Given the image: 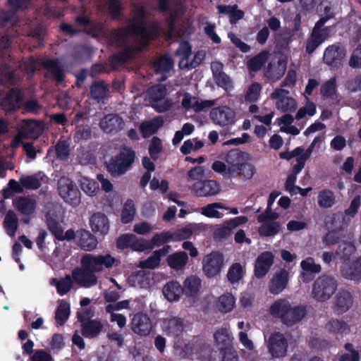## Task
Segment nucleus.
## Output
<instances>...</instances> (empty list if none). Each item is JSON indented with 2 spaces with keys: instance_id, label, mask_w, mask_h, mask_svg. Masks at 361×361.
<instances>
[{
  "instance_id": "1",
  "label": "nucleus",
  "mask_w": 361,
  "mask_h": 361,
  "mask_svg": "<svg viewBox=\"0 0 361 361\" xmlns=\"http://www.w3.org/2000/svg\"><path fill=\"white\" fill-rule=\"evenodd\" d=\"M269 312L274 318L279 319L283 324L291 327L305 317L307 309L302 305L293 307L288 300L281 298L271 305Z\"/></svg>"
},
{
  "instance_id": "2",
  "label": "nucleus",
  "mask_w": 361,
  "mask_h": 361,
  "mask_svg": "<svg viewBox=\"0 0 361 361\" xmlns=\"http://www.w3.org/2000/svg\"><path fill=\"white\" fill-rule=\"evenodd\" d=\"M140 42L137 45L129 44L116 54H113L109 58V63L112 70H116L118 66L123 65L133 59L136 54L143 51L149 47L151 41L154 40L159 36L147 35L139 36Z\"/></svg>"
},
{
  "instance_id": "3",
  "label": "nucleus",
  "mask_w": 361,
  "mask_h": 361,
  "mask_svg": "<svg viewBox=\"0 0 361 361\" xmlns=\"http://www.w3.org/2000/svg\"><path fill=\"white\" fill-rule=\"evenodd\" d=\"M135 158L133 149L123 147L118 154L110 159L106 165L107 171L114 177L123 175L130 169Z\"/></svg>"
},
{
  "instance_id": "4",
  "label": "nucleus",
  "mask_w": 361,
  "mask_h": 361,
  "mask_svg": "<svg viewBox=\"0 0 361 361\" xmlns=\"http://www.w3.org/2000/svg\"><path fill=\"white\" fill-rule=\"evenodd\" d=\"M337 286V281L334 277L322 275L312 285V297L317 302H325L335 293Z\"/></svg>"
},
{
  "instance_id": "5",
  "label": "nucleus",
  "mask_w": 361,
  "mask_h": 361,
  "mask_svg": "<svg viewBox=\"0 0 361 361\" xmlns=\"http://www.w3.org/2000/svg\"><path fill=\"white\" fill-rule=\"evenodd\" d=\"M81 267H75L72 271V278L76 283L83 288H90L97 283V277L95 276V271L87 262V259L82 257Z\"/></svg>"
},
{
  "instance_id": "6",
  "label": "nucleus",
  "mask_w": 361,
  "mask_h": 361,
  "mask_svg": "<svg viewBox=\"0 0 361 361\" xmlns=\"http://www.w3.org/2000/svg\"><path fill=\"white\" fill-rule=\"evenodd\" d=\"M61 197L69 204L76 207L80 203V192L78 186L68 178H61L58 183Z\"/></svg>"
},
{
  "instance_id": "7",
  "label": "nucleus",
  "mask_w": 361,
  "mask_h": 361,
  "mask_svg": "<svg viewBox=\"0 0 361 361\" xmlns=\"http://www.w3.org/2000/svg\"><path fill=\"white\" fill-rule=\"evenodd\" d=\"M346 56L345 47L339 42L329 45L324 50L323 61L331 70L339 68Z\"/></svg>"
},
{
  "instance_id": "8",
  "label": "nucleus",
  "mask_w": 361,
  "mask_h": 361,
  "mask_svg": "<svg viewBox=\"0 0 361 361\" xmlns=\"http://www.w3.org/2000/svg\"><path fill=\"white\" fill-rule=\"evenodd\" d=\"M224 255L219 252H212L202 261V270L207 278L219 275L224 266Z\"/></svg>"
},
{
  "instance_id": "9",
  "label": "nucleus",
  "mask_w": 361,
  "mask_h": 361,
  "mask_svg": "<svg viewBox=\"0 0 361 361\" xmlns=\"http://www.w3.org/2000/svg\"><path fill=\"white\" fill-rule=\"evenodd\" d=\"M210 118L212 121L220 126L229 128L236 121L235 112L228 106H221L212 109Z\"/></svg>"
},
{
  "instance_id": "10",
  "label": "nucleus",
  "mask_w": 361,
  "mask_h": 361,
  "mask_svg": "<svg viewBox=\"0 0 361 361\" xmlns=\"http://www.w3.org/2000/svg\"><path fill=\"white\" fill-rule=\"evenodd\" d=\"M288 346L287 339L279 331L272 334L267 342L268 351L273 358L284 357L287 354Z\"/></svg>"
},
{
  "instance_id": "11",
  "label": "nucleus",
  "mask_w": 361,
  "mask_h": 361,
  "mask_svg": "<svg viewBox=\"0 0 361 361\" xmlns=\"http://www.w3.org/2000/svg\"><path fill=\"white\" fill-rule=\"evenodd\" d=\"M152 329L153 324L147 314L140 312L134 314L131 321V329L135 334L146 336L151 333Z\"/></svg>"
},
{
  "instance_id": "12",
  "label": "nucleus",
  "mask_w": 361,
  "mask_h": 361,
  "mask_svg": "<svg viewBox=\"0 0 361 361\" xmlns=\"http://www.w3.org/2000/svg\"><path fill=\"white\" fill-rule=\"evenodd\" d=\"M219 183L214 180L196 181L191 187L192 192L197 197H211L219 193Z\"/></svg>"
},
{
  "instance_id": "13",
  "label": "nucleus",
  "mask_w": 361,
  "mask_h": 361,
  "mask_svg": "<svg viewBox=\"0 0 361 361\" xmlns=\"http://www.w3.org/2000/svg\"><path fill=\"white\" fill-rule=\"evenodd\" d=\"M127 27L131 32L132 35H159V26L155 23H152L149 26H147L145 23L144 20H140L135 18H132Z\"/></svg>"
},
{
  "instance_id": "14",
  "label": "nucleus",
  "mask_w": 361,
  "mask_h": 361,
  "mask_svg": "<svg viewBox=\"0 0 361 361\" xmlns=\"http://www.w3.org/2000/svg\"><path fill=\"white\" fill-rule=\"evenodd\" d=\"M42 66L47 71L46 77L59 84L65 81L66 71L58 59H47L43 62Z\"/></svg>"
},
{
  "instance_id": "15",
  "label": "nucleus",
  "mask_w": 361,
  "mask_h": 361,
  "mask_svg": "<svg viewBox=\"0 0 361 361\" xmlns=\"http://www.w3.org/2000/svg\"><path fill=\"white\" fill-rule=\"evenodd\" d=\"M87 262L93 268L96 273L102 272L104 268L111 269L116 262V259L109 254L104 255H94L92 254H85L83 255Z\"/></svg>"
},
{
  "instance_id": "16",
  "label": "nucleus",
  "mask_w": 361,
  "mask_h": 361,
  "mask_svg": "<svg viewBox=\"0 0 361 361\" xmlns=\"http://www.w3.org/2000/svg\"><path fill=\"white\" fill-rule=\"evenodd\" d=\"M274 255L271 252H262L256 259L254 274L256 278L262 279L270 270L274 264Z\"/></svg>"
},
{
  "instance_id": "17",
  "label": "nucleus",
  "mask_w": 361,
  "mask_h": 361,
  "mask_svg": "<svg viewBox=\"0 0 361 361\" xmlns=\"http://www.w3.org/2000/svg\"><path fill=\"white\" fill-rule=\"evenodd\" d=\"M288 281V271L286 269H281L276 271L270 279L269 283V291L274 295H278L283 292V290L287 287Z\"/></svg>"
},
{
  "instance_id": "18",
  "label": "nucleus",
  "mask_w": 361,
  "mask_h": 361,
  "mask_svg": "<svg viewBox=\"0 0 361 361\" xmlns=\"http://www.w3.org/2000/svg\"><path fill=\"white\" fill-rule=\"evenodd\" d=\"M353 303V298L350 292L341 289L335 296L334 311L336 314H342L352 307Z\"/></svg>"
},
{
  "instance_id": "19",
  "label": "nucleus",
  "mask_w": 361,
  "mask_h": 361,
  "mask_svg": "<svg viewBox=\"0 0 361 361\" xmlns=\"http://www.w3.org/2000/svg\"><path fill=\"white\" fill-rule=\"evenodd\" d=\"M225 161L228 164L227 174H233L235 169L243 161H248L250 155L239 149H233L227 152L225 156Z\"/></svg>"
},
{
  "instance_id": "20",
  "label": "nucleus",
  "mask_w": 361,
  "mask_h": 361,
  "mask_svg": "<svg viewBox=\"0 0 361 361\" xmlns=\"http://www.w3.org/2000/svg\"><path fill=\"white\" fill-rule=\"evenodd\" d=\"M341 276L348 280L359 281L361 280V257L352 262L344 263L341 267Z\"/></svg>"
},
{
  "instance_id": "21",
  "label": "nucleus",
  "mask_w": 361,
  "mask_h": 361,
  "mask_svg": "<svg viewBox=\"0 0 361 361\" xmlns=\"http://www.w3.org/2000/svg\"><path fill=\"white\" fill-rule=\"evenodd\" d=\"M90 225L94 233L105 235L109 231V221L106 215L102 212L94 213L90 219Z\"/></svg>"
},
{
  "instance_id": "22",
  "label": "nucleus",
  "mask_w": 361,
  "mask_h": 361,
  "mask_svg": "<svg viewBox=\"0 0 361 361\" xmlns=\"http://www.w3.org/2000/svg\"><path fill=\"white\" fill-rule=\"evenodd\" d=\"M130 36H132V34L127 26L121 27L112 29L110 31L109 40L111 44L124 49V47L128 45V39Z\"/></svg>"
},
{
  "instance_id": "23",
  "label": "nucleus",
  "mask_w": 361,
  "mask_h": 361,
  "mask_svg": "<svg viewBox=\"0 0 361 361\" xmlns=\"http://www.w3.org/2000/svg\"><path fill=\"white\" fill-rule=\"evenodd\" d=\"M124 124L123 120L117 114H109L104 116L100 121L99 126L105 133L118 132Z\"/></svg>"
},
{
  "instance_id": "24",
  "label": "nucleus",
  "mask_w": 361,
  "mask_h": 361,
  "mask_svg": "<svg viewBox=\"0 0 361 361\" xmlns=\"http://www.w3.org/2000/svg\"><path fill=\"white\" fill-rule=\"evenodd\" d=\"M23 101V94L16 89H12L2 98L1 106L7 111L18 109V105Z\"/></svg>"
},
{
  "instance_id": "25",
  "label": "nucleus",
  "mask_w": 361,
  "mask_h": 361,
  "mask_svg": "<svg viewBox=\"0 0 361 361\" xmlns=\"http://www.w3.org/2000/svg\"><path fill=\"white\" fill-rule=\"evenodd\" d=\"M163 294L170 302L178 301L183 295V288L177 281H170L163 287Z\"/></svg>"
},
{
  "instance_id": "26",
  "label": "nucleus",
  "mask_w": 361,
  "mask_h": 361,
  "mask_svg": "<svg viewBox=\"0 0 361 361\" xmlns=\"http://www.w3.org/2000/svg\"><path fill=\"white\" fill-rule=\"evenodd\" d=\"M78 245L84 250L92 251L97 247V239L89 231L80 229L77 231Z\"/></svg>"
},
{
  "instance_id": "27",
  "label": "nucleus",
  "mask_w": 361,
  "mask_h": 361,
  "mask_svg": "<svg viewBox=\"0 0 361 361\" xmlns=\"http://www.w3.org/2000/svg\"><path fill=\"white\" fill-rule=\"evenodd\" d=\"M163 330L168 336L178 337L183 331V320L178 317L166 319L163 322Z\"/></svg>"
},
{
  "instance_id": "28",
  "label": "nucleus",
  "mask_w": 361,
  "mask_h": 361,
  "mask_svg": "<svg viewBox=\"0 0 361 361\" xmlns=\"http://www.w3.org/2000/svg\"><path fill=\"white\" fill-rule=\"evenodd\" d=\"M103 328L101 322L92 319L81 324V334L87 338H94L99 336Z\"/></svg>"
},
{
  "instance_id": "29",
  "label": "nucleus",
  "mask_w": 361,
  "mask_h": 361,
  "mask_svg": "<svg viewBox=\"0 0 361 361\" xmlns=\"http://www.w3.org/2000/svg\"><path fill=\"white\" fill-rule=\"evenodd\" d=\"M109 91V85L104 80H95L90 87V97L100 102L106 98Z\"/></svg>"
},
{
  "instance_id": "30",
  "label": "nucleus",
  "mask_w": 361,
  "mask_h": 361,
  "mask_svg": "<svg viewBox=\"0 0 361 361\" xmlns=\"http://www.w3.org/2000/svg\"><path fill=\"white\" fill-rule=\"evenodd\" d=\"M13 205L20 213L27 216L32 214L36 208L35 201L27 197L16 198L13 201Z\"/></svg>"
},
{
  "instance_id": "31",
  "label": "nucleus",
  "mask_w": 361,
  "mask_h": 361,
  "mask_svg": "<svg viewBox=\"0 0 361 361\" xmlns=\"http://www.w3.org/2000/svg\"><path fill=\"white\" fill-rule=\"evenodd\" d=\"M188 262V254L185 251L176 252L166 257L168 265L173 269H182Z\"/></svg>"
},
{
  "instance_id": "32",
  "label": "nucleus",
  "mask_w": 361,
  "mask_h": 361,
  "mask_svg": "<svg viewBox=\"0 0 361 361\" xmlns=\"http://www.w3.org/2000/svg\"><path fill=\"white\" fill-rule=\"evenodd\" d=\"M326 329L331 334L334 335L348 334L350 331V326L347 322L343 319H331L326 324Z\"/></svg>"
},
{
  "instance_id": "33",
  "label": "nucleus",
  "mask_w": 361,
  "mask_h": 361,
  "mask_svg": "<svg viewBox=\"0 0 361 361\" xmlns=\"http://www.w3.org/2000/svg\"><path fill=\"white\" fill-rule=\"evenodd\" d=\"M71 314L70 304L64 300H61L59 302L56 311L54 319L58 326H63L68 321Z\"/></svg>"
},
{
  "instance_id": "34",
  "label": "nucleus",
  "mask_w": 361,
  "mask_h": 361,
  "mask_svg": "<svg viewBox=\"0 0 361 361\" xmlns=\"http://www.w3.org/2000/svg\"><path fill=\"white\" fill-rule=\"evenodd\" d=\"M183 294L187 297H195L201 288V280L196 276L187 277L184 281Z\"/></svg>"
},
{
  "instance_id": "35",
  "label": "nucleus",
  "mask_w": 361,
  "mask_h": 361,
  "mask_svg": "<svg viewBox=\"0 0 361 361\" xmlns=\"http://www.w3.org/2000/svg\"><path fill=\"white\" fill-rule=\"evenodd\" d=\"M350 221V219L347 217L343 212H338L332 214L329 219L325 220L326 226L331 228H337L344 231Z\"/></svg>"
},
{
  "instance_id": "36",
  "label": "nucleus",
  "mask_w": 361,
  "mask_h": 361,
  "mask_svg": "<svg viewBox=\"0 0 361 361\" xmlns=\"http://www.w3.org/2000/svg\"><path fill=\"white\" fill-rule=\"evenodd\" d=\"M269 58V52L266 50L262 51L257 55L252 56L247 62V68L250 72H257L264 66Z\"/></svg>"
},
{
  "instance_id": "37",
  "label": "nucleus",
  "mask_w": 361,
  "mask_h": 361,
  "mask_svg": "<svg viewBox=\"0 0 361 361\" xmlns=\"http://www.w3.org/2000/svg\"><path fill=\"white\" fill-rule=\"evenodd\" d=\"M256 173L255 165L247 161H243L235 169L233 174L228 175L231 177L242 176L245 180L251 179Z\"/></svg>"
},
{
  "instance_id": "38",
  "label": "nucleus",
  "mask_w": 361,
  "mask_h": 361,
  "mask_svg": "<svg viewBox=\"0 0 361 361\" xmlns=\"http://www.w3.org/2000/svg\"><path fill=\"white\" fill-rule=\"evenodd\" d=\"M214 338L219 349L220 348H227L233 345V337L226 328L218 329L214 334Z\"/></svg>"
},
{
  "instance_id": "39",
  "label": "nucleus",
  "mask_w": 361,
  "mask_h": 361,
  "mask_svg": "<svg viewBox=\"0 0 361 361\" xmlns=\"http://www.w3.org/2000/svg\"><path fill=\"white\" fill-rule=\"evenodd\" d=\"M317 202L321 208L329 209L336 203L334 192L329 189H324L319 192Z\"/></svg>"
},
{
  "instance_id": "40",
  "label": "nucleus",
  "mask_w": 361,
  "mask_h": 361,
  "mask_svg": "<svg viewBox=\"0 0 361 361\" xmlns=\"http://www.w3.org/2000/svg\"><path fill=\"white\" fill-rule=\"evenodd\" d=\"M18 226V219L13 210H9L5 216L4 227L10 236H14Z\"/></svg>"
},
{
  "instance_id": "41",
  "label": "nucleus",
  "mask_w": 361,
  "mask_h": 361,
  "mask_svg": "<svg viewBox=\"0 0 361 361\" xmlns=\"http://www.w3.org/2000/svg\"><path fill=\"white\" fill-rule=\"evenodd\" d=\"M136 209L134 201L128 199L123 204L121 214V220L123 224L130 223L135 215Z\"/></svg>"
},
{
  "instance_id": "42",
  "label": "nucleus",
  "mask_w": 361,
  "mask_h": 361,
  "mask_svg": "<svg viewBox=\"0 0 361 361\" xmlns=\"http://www.w3.org/2000/svg\"><path fill=\"white\" fill-rule=\"evenodd\" d=\"M235 303L234 296L231 293H226L219 298L218 307L220 312L228 313L233 309Z\"/></svg>"
},
{
  "instance_id": "43",
  "label": "nucleus",
  "mask_w": 361,
  "mask_h": 361,
  "mask_svg": "<svg viewBox=\"0 0 361 361\" xmlns=\"http://www.w3.org/2000/svg\"><path fill=\"white\" fill-rule=\"evenodd\" d=\"M281 227V225L278 221H267L259 228V233L264 237L274 236L279 233Z\"/></svg>"
},
{
  "instance_id": "44",
  "label": "nucleus",
  "mask_w": 361,
  "mask_h": 361,
  "mask_svg": "<svg viewBox=\"0 0 361 361\" xmlns=\"http://www.w3.org/2000/svg\"><path fill=\"white\" fill-rule=\"evenodd\" d=\"M55 283L57 293L63 296L68 293L73 287V278L70 275H66L65 277L61 278L59 280L53 279Z\"/></svg>"
},
{
  "instance_id": "45",
  "label": "nucleus",
  "mask_w": 361,
  "mask_h": 361,
  "mask_svg": "<svg viewBox=\"0 0 361 361\" xmlns=\"http://www.w3.org/2000/svg\"><path fill=\"white\" fill-rule=\"evenodd\" d=\"M107 4V12L111 19L116 20L123 16L121 0H104Z\"/></svg>"
},
{
  "instance_id": "46",
  "label": "nucleus",
  "mask_w": 361,
  "mask_h": 361,
  "mask_svg": "<svg viewBox=\"0 0 361 361\" xmlns=\"http://www.w3.org/2000/svg\"><path fill=\"white\" fill-rule=\"evenodd\" d=\"M286 70V66L284 64L279 63L276 68H272L271 65L269 64L267 70L264 72V76L269 81H276L281 79Z\"/></svg>"
},
{
  "instance_id": "47",
  "label": "nucleus",
  "mask_w": 361,
  "mask_h": 361,
  "mask_svg": "<svg viewBox=\"0 0 361 361\" xmlns=\"http://www.w3.org/2000/svg\"><path fill=\"white\" fill-rule=\"evenodd\" d=\"M46 223L49 231L54 236V238L60 241H62V233L63 229L61 224L54 218L50 215L46 216Z\"/></svg>"
},
{
  "instance_id": "48",
  "label": "nucleus",
  "mask_w": 361,
  "mask_h": 361,
  "mask_svg": "<svg viewBox=\"0 0 361 361\" xmlns=\"http://www.w3.org/2000/svg\"><path fill=\"white\" fill-rule=\"evenodd\" d=\"M343 231L337 228H331L322 236V242L328 246L335 245L340 242Z\"/></svg>"
},
{
  "instance_id": "49",
  "label": "nucleus",
  "mask_w": 361,
  "mask_h": 361,
  "mask_svg": "<svg viewBox=\"0 0 361 361\" xmlns=\"http://www.w3.org/2000/svg\"><path fill=\"white\" fill-rule=\"evenodd\" d=\"M243 277V269L240 263L233 264L227 273L228 281L232 283H238Z\"/></svg>"
},
{
  "instance_id": "50",
  "label": "nucleus",
  "mask_w": 361,
  "mask_h": 361,
  "mask_svg": "<svg viewBox=\"0 0 361 361\" xmlns=\"http://www.w3.org/2000/svg\"><path fill=\"white\" fill-rule=\"evenodd\" d=\"M167 92L166 87L163 84H158L151 87L148 90V94L152 102H158L162 100Z\"/></svg>"
},
{
  "instance_id": "51",
  "label": "nucleus",
  "mask_w": 361,
  "mask_h": 361,
  "mask_svg": "<svg viewBox=\"0 0 361 361\" xmlns=\"http://www.w3.org/2000/svg\"><path fill=\"white\" fill-rule=\"evenodd\" d=\"M276 106L279 110L283 113L293 112L298 106L295 99L290 97L281 98L276 101Z\"/></svg>"
},
{
  "instance_id": "52",
  "label": "nucleus",
  "mask_w": 361,
  "mask_h": 361,
  "mask_svg": "<svg viewBox=\"0 0 361 361\" xmlns=\"http://www.w3.org/2000/svg\"><path fill=\"white\" fill-rule=\"evenodd\" d=\"M80 187L85 193L94 196L99 189V183L94 180L83 177L80 180Z\"/></svg>"
},
{
  "instance_id": "53",
  "label": "nucleus",
  "mask_w": 361,
  "mask_h": 361,
  "mask_svg": "<svg viewBox=\"0 0 361 361\" xmlns=\"http://www.w3.org/2000/svg\"><path fill=\"white\" fill-rule=\"evenodd\" d=\"M171 240V232L164 231L160 233H156L151 240H148L149 250L154 249L155 246H159L162 243H168Z\"/></svg>"
},
{
  "instance_id": "54",
  "label": "nucleus",
  "mask_w": 361,
  "mask_h": 361,
  "mask_svg": "<svg viewBox=\"0 0 361 361\" xmlns=\"http://www.w3.org/2000/svg\"><path fill=\"white\" fill-rule=\"evenodd\" d=\"M262 91V85L257 82H252L247 88L245 95L247 102H255L259 97Z\"/></svg>"
},
{
  "instance_id": "55",
  "label": "nucleus",
  "mask_w": 361,
  "mask_h": 361,
  "mask_svg": "<svg viewBox=\"0 0 361 361\" xmlns=\"http://www.w3.org/2000/svg\"><path fill=\"white\" fill-rule=\"evenodd\" d=\"M192 54V46L188 41L182 42L179 44L178 47L175 51L176 56H180L181 59L179 62L180 66L182 63L185 61H187Z\"/></svg>"
},
{
  "instance_id": "56",
  "label": "nucleus",
  "mask_w": 361,
  "mask_h": 361,
  "mask_svg": "<svg viewBox=\"0 0 361 361\" xmlns=\"http://www.w3.org/2000/svg\"><path fill=\"white\" fill-rule=\"evenodd\" d=\"M216 209H226V207L220 202L209 204L202 209V214L209 218H220L222 214Z\"/></svg>"
},
{
  "instance_id": "57",
  "label": "nucleus",
  "mask_w": 361,
  "mask_h": 361,
  "mask_svg": "<svg viewBox=\"0 0 361 361\" xmlns=\"http://www.w3.org/2000/svg\"><path fill=\"white\" fill-rule=\"evenodd\" d=\"M192 228L190 226L178 228L176 231L171 233V240L178 242L190 238L192 235Z\"/></svg>"
},
{
  "instance_id": "58",
  "label": "nucleus",
  "mask_w": 361,
  "mask_h": 361,
  "mask_svg": "<svg viewBox=\"0 0 361 361\" xmlns=\"http://www.w3.org/2000/svg\"><path fill=\"white\" fill-rule=\"evenodd\" d=\"M56 157L62 161H66L70 156L69 145L66 140H59L55 146Z\"/></svg>"
},
{
  "instance_id": "59",
  "label": "nucleus",
  "mask_w": 361,
  "mask_h": 361,
  "mask_svg": "<svg viewBox=\"0 0 361 361\" xmlns=\"http://www.w3.org/2000/svg\"><path fill=\"white\" fill-rule=\"evenodd\" d=\"M20 183L27 190H37L41 186V182L35 175L23 177L20 179Z\"/></svg>"
},
{
  "instance_id": "60",
  "label": "nucleus",
  "mask_w": 361,
  "mask_h": 361,
  "mask_svg": "<svg viewBox=\"0 0 361 361\" xmlns=\"http://www.w3.org/2000/svg\"><path fill=\"white\" fill-rule=\"evenodd\" d=\"M173 66L172 59L167 56H162L154 63V68L158 73H167L171 71Z\"/></svg>"
},
{
  "instance_id": "61",
  "label": "nucleus",
  "mask_w": 361,
  "mask_h": 361,
  "mask_svg": "<svg viewBox=\"0 0 361 361\" xmlns=\"http://www.w3.org/2000/svg\"><path fill=\"white\" fill-rule=\"evenodd\" d=\"M300 267L304 271L311 272L315 274H319L322 270L320 264H316L314 258L311 257H308L302 260Z\"/></svg>"
},
{
  "instance_id": "62",
  "label": "nucleus",
  "mask_w": 361,
  "mask_h": 361,
  "mask_svg": "<svg viewBox=\"0 0 361 361\" xmlns=\"http://www.w3.org/2000/svg\"><path fill=\"white\" fill-rule=\"evenodd\" d=\"M336 79L331 78L324 82L320 89V93L323 97L326 98H331L336 94Z\"/></svg>"
},
{
  "instance_id": "63",
  "label": "nucleus",
  "mask_w": 361,
  "mask_h": 361,
  "mask_svg": "<svg viewBox=\"0 0 361 361\" xmlns=\"http://www.w3.org/2000/svg\"><path fill=\"white\" fill-rule=\"evenodd\" d=\"M148 149L151 159L156 161L159 157V154L162 150V144L160 138L153 137L149 143Z\"/></svg>"
},
{
  "instance_id": "64",
  "label": "nucleus",
  "mask_w": 361,
  "mask_h": 361,
  "mask_svg": "<svg viewBox=\"0 0 361 361\" xmlns=\"http://www.w3.org/2000/svg\"><path fill=\"white\" fill-rule=\"evenodd\" d=\"M355 251V246L350 242H343L338 246V252L341 254V259L343 260H349Z\"/></svg>"
}]
</instances>
